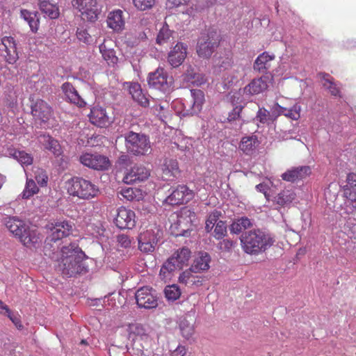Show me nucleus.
Segmentation results:
<instances>
[{
	"mask_svg": "<svg viewBox=\"0 0 356 356\" xmlns=\"http://www.w3.org/2000/svg\"><path fill=\"white\" fill-rule=\"evenodd\" d=\"M59 269L66 277H73L81 273L83 269L82 261L84 252L75 244L63 247Z\"/></svg>",
	"mask_w": 356,
	"mask_h": 356,
	"instance_id": "1",
	"label": "nucleus"
},
{
	"mask_svg": "<svg viewBox=\"0 0 356 356\" xmlns=\"http://www.w3.org/2000/svg\"><path fill=\"white\" fill-rule=\"evenodd\" d=\"M241 243L245 253L257 255L269 248L274 241L269 234L257 229L244 232L241 236Z\"/></svg>",
	"mask_w": 356,
	"mask_h": 356,
	"instance_id": "2",
	"label": "nucleus"
},
{
	"mask_svg": "<svg viewBox=\"0 0 356 356\" xmlns=\"http://www.w3.org/2000/svg\"><path fill=\"white\" fill-rule=\"evenodd\" d=\"M67 192L80 200H90L98 196L99 188L88 179L74 177L67 182Z\"/></svg>",
	"mask_w": 356,
	"mask_h": 356,
	"instance_id": "3",
	"label": "nucleus"
},
{
	"mask_svg": "<svg viewBox=\"0 0 356 356\" xmlns=\"http://www.w3.org/2000/svg\"><path fill=\"white\" fill-rule=\"evenodd\" d=\"M6 227L26 246L38 243L39 239L36 230L31 229L23 220L10 217L6 222Z\"/></svg>",
	"mask_w": 356,
	"mask_h": 356,
	"instance_id": "4",
	"label": "nucleus"
},
{
	"mask_svg": "<svg viewBox=\"0 0 356 356\" xmlns=\"http://www.w3.org/2000/svg\"><path fill=\"white\" fill-rule=\"evenodd\" d=\"M131 331L135 334L131 348L132 355L154 356L152 349L154 341L152 337L146 333L143 325H136L132 327Z\"/></svg>",
	"mask_w": 356,
	"mask_h": 356,
	"instance_id": "5",
	"label": "nucleus"
},
{
	"mask_svg": "<svg viewBox=\"0 0 356 356\" xmlns=\"http://www.w3.org/2000/svg\"><path fill=\"white\" fill-rule=\"evenodd\" d=\"M191 257V252L188 248L178 249L161 268L159 275L163 280H170L172 273L187 266Z\"/></svg>",
	"mask_w": 356,
	"mask_h": 356,
	"instance_id": "6",
	"label": "nucleus"
},
{
	"mask_svg": "<svg viewBox=\"0 0 356 356\" xmlns=\"http://www.w3.org/2000/svg\"><path fill=\"white\" fill-rule=\"evenodd\" d=\"M125 145L131 154L146 155L151 152V143L149 138L143 134L129 131L125 136Z\"/></svg>",
	"mask_w": 356,
	"mask_h": 356,
	"instance_id": "7",
	"label": "nucleus"
},
{
	"mask_svg": "<svg viewBox=\"0 0 356 356\" xmlns=\"http://www.w3.org/2000/svg\"><path fill=\"white\" fill-rule=\"evenodd\" d=\"M31 113L36 122L40 124H45L53 117L54 111L52 107L44 100L30 95Z\"/></svg>",
	"mask_w": 356,
	"mask_h": 356,
	"instance_id": "8",
	"label": "nucleus"
},
{
	"mask_svg": "<svg viewBox=\"0 0 356 356\" xmlns=\"http://www.w3.org/2000/svg\"><path fill=\"white\" fill-rule=\"evenodd\" d=\"M219 43L220 35L216 31H211L207 33H202L197 46L198 56L203 58H209Z\"/></svg>",
	"mask_w": 356,
	"mask_h": 356,
	"instance_id": "9",
	"label": "nucleus"
},
{
	"mask_svg": "<svg viewBox=\"0 0 356 356\" xmlns=\"http://www.w3.org/2000/svg\"><path fill=\"white\" fill-rule=\"evenodd\" d=\"M72 3L81 13L82 18L88 22H96L102 13V6L97 0H72Z\"/></svg>",
	"mask_w": 356,
	"mask_h": 356,
	"instance_id": "10",
	"label": "nucleus"
},
{
	"mask_svg": "<svg viewBox=\"0 0 356 356\" xmlns=\"http://www.w3.org/2000/svg\"><path fill=\"white\" fill-rule=\"evenodd\" d=\"M147 83L149 87L165 92L170 90L172 79L163 68L159 67L154 72L149 73Z\"/></svg>",
	"mask_w": 356,
	"mask_h": 356,
	"instance_id": "11",
	"label": "nucleus"
},
{
	"mask_svg": "<svg viewBox=\"0 0 356 356\" xmlns=\"http://www.w3.org/2000/svg\"><path fill=\"white\" fill-rule=\"evenodd\" d=\"M79 161L84 166L95 170H106L111 166L108 158L98 153H83L79 156Z\"/></svg>",
	"mask_w": 356,
	"mask_h": 356,
	"instance_id": "12",
	"label": "nucleus"
},
{
	"mask_svg": "<svg viewBox=\"0 0 356 356\" xmlns=\"http://www.w3.org/2000/svg\"><path fill=\"white\" fill-rule=\"evenodd\" d=\"M160 236L161 231L159 229H149L141 232L138 238V249L144 253L153 252Z\"/></svg>",
	"mask_w": 356,
	"mask_h": 356,
	"instance_id": "13",
	"label": "nucleus"
},
{
	"mask_svg": "<svg viewBox=\"0 0 356 356\" xmlns=\"http://www.w3.org/2000/svg\"><path fill=\"white\" fill-rule=\"evenodd\" d=\"M138 306L147 309L156 308L158 305V299L152 288L148 286L141 287L135 293Z\"/></svg>",
	"mask_w": 356,
	"mask_h": 356,
	"instance_id": "14",
	"label": "nucleus"
},
{
	"mask_svg": "<svg viewBox=\"0 0 356 356\" xmlns=\"http://www.w3.org/2000/svg\"><path fill=\"white\" fill-rule=\"evenodd\" d=\"M194 197L193 191L186 185H179L165 198V203L169 205H180L189 202Z\"/></svg>",
	"mask_w": 356,
	"mask_h": 356,
	"instance_id": "15",
	"label": "nucleus"
},
{
	"mask_svg": "<svg viewBox=\"0 0 356 356\" xmlns=\"http://www.w3.org/2000/svg\"><path fill=\"white\" fill-rule=\"evenodd\" d=\"M136 222V216L133 210L124 207H120L117 209L114 223L118 228L130 229L135 227Z\"/></svg>",
	"mask_w": 356,
	"mask_h": 356,
	"instance_id": "16",
	"label": "nucleus"
},
{
	"mask_svg": "<svg viewBox=\"0 0 356 356\" xmlns=\"http://www.w3.org/2000/svg\"><path fill=\"white\" fill-rule=\"evenodd\" d=\"M191 99L183 104V115H193L198 113L204 102V94L201 90H191Z\"/></svg>",
	"mask_w": 356,
	"mask_h": 356,
	"instance_id": "17",
	"label": "nucleus"
},
{
	"mask_svg": "<svg viewBox=\"0 0 356 356\" xmlns=\"http://www.w3.org/2000/svg\"><path fill=\"white\" fill-rule=\"evenodd\" d=\"M73 223L67 221H57L54 223L51 222L47 225V227L51 231V241H57L63 238H65L72 234Z\"/></svg>",
	"mask_w": 356,
	"mask_h": 356,
	"instance_id": "18",
	"label": "nucleus"
},
{
	"mask_svg": "<svg viewBox=\"0 0 356 356\" xmlns=\"http://www.w3.org/2000/svg\"><path fill=\"white\" fill-rule=\"evenodd\" d=\"M0 50L8 63L13 64L18 59L17 44L13 37L5 36L1 39Z\"/></svg>",
	"mask_w": 356,
	"mask_h": 356,
	"instance_id": "19",
	"label": "nucleus"
},
{
	"mask_svg": "<svg viewBox=\"0 0 356 356\" xmlns=\"http://www.w3.org/2000/svg\"><path fill=\"white\" fill-rule=\"evenodd\" d=\"M149 170L145 166L142 165H135L124 177L123 181L126 184H131L136 181L145 180L149 177Z\"/></svg>",
	"mask_w": 356,
	"mask_h": 356,
	"instance_id": "20",
	"label": "nucleus"
},
{
	"mask_svg": "<svg viewBox=\"0 0 356 356\" xmlns=\"http://www.w3.org/2000/svg\"><path fill=\"white\" fill-rule=\"evenodd\" d=\"M161 169L162 179L165 181H174L180 175L178 162L174 159H165Z\"/></svg>",
	"mask_w": 356,
	"mask_h": 356,
	"instance_id": "21",
	"label": "nucleus"
},
{
	"mask_svg": "<svg viewBox=\"0 0 356 356\" xmlns=\"http://www.w3.org/2000/svg\"><path fill=\"white\" fill-rule=\"evenodd\" d=\"M311 174V168L309 166L293 167L284 172L281 177L284 181L295 182L305 179Z\"/></svg>",
	"mask_w": 356,
	"mask_h": 356,
	"instance_id": "22",
	"label": "nucleus"
},
{
	"mask_svg": "<svg viewBox=\"0 0 356 356\" xmlns=\"http://www.w3.org/2000/svg\"><path fill=\"white\" fill-rule=\"evenodd\" d=\"M89 118L93 124L100 127H106L111 122L106 109L99 106H95L91 108Z\"/></svg>",
	"mask_w": 356,
	"mask_h": 356,
	"instance_id": "23",
	"label": "nucleus"
},
{
	"mask_svg": "<svg viewBox=\"0 0 356 356\" xmlns=\"http://www.w3.org/2000/svg\"><path fill=\"white\" fill-rule=\"evenodd\" d=\"M107 26L115 32H121L125 26L124 13L120 9L110 12L106 19Z\"/></svg>",
	"mask_w": 356,
	"mask_h": 356,
	"instance_id": "24",
	"label": "nucleus"
},
{
	"mask_svg": "<svg viewBox=\"0 0 356 356\" xmlns=\"http://www.w3.org/2000/svg\"><path fill=\"white\" fill-rule=\"evenodd\" d=\"M269 81L268 76L254 79L244 88V93L250 95L261 93L267 90Z\"/></svg>",
	"mask_w": 356,
	"mask_h": 356,
	"instance_id": "25",
	"label": "nucleus"
},
{
	"mask_svg": "<svg viewBox=\"0 0 356 356\" xmlns=\"http://www.w3.org/2000/svg\"><path fill=\"white\" fill-rule=\"evenodd\" d=\"M186 46L177 43L168 54V62L173 67H179L186 56Z\"/></svg>",
	"mask_w": 356,
	"mask_h": 356,
	"instance_id": "26",
	"label": "nucleus"
},
{
	"mask_svg": "<svg viewBox=\"0 0 356 356\" xmlns=\"http://www.w3.org/2000/svg\"><path fill=\"white\" fill-rule=\"evenodd\" d=\"M38 141L45 149L49 150L56 156L62 154L63 151L59 142L51 136L42 134L38 137Z\"/></svg>",
	"mask_w": 356,
	"mask_h": 356,
	"instance_id": "27",
	"label": "nucleus"
},
{
	"mask_svg": "<svg viewBox=\"0 0 356 356\" xmlns=\"http://www.w3.org/2000/svg\"><path fill=\"white\" fill-rule=\"evenodd\" d=\"M204 279L202 276L196 275L194 270H191L189 268L182 272L179 277V282L187 286H200L203 284Z\"/></svg>",
	"mask_w": 356,
	"mask_h": 356,
	"instance_id": "28",
	"label": "nucleus"
},
{
	"mask_svg": "<svg viewBox=\"0 0 356 356\" xmlns=\"http://www.w3.org/2000/svg\"><path fill=\"white\" fill-rule=\"evenodd\" d=\"M61 88L65 96L71 103L79 107H83L86 104L72 83L65 82L62 85Z\"/></svg>",
	"mask_w": 356,
	"mask_h": 356,
	"instance_id": "29",
	"label": "nucleus"
},
{
	"mask_svg": "<svg viewBox=\"0 0 356 356\" xmlns=\"http://www.w3.org/2000/svg\"><path fill=\"white\" fill-rule=\"evenodd\" d=\"M346 181L347 185L344 189L346 197L351 202L352 206L356 208V174L349 173Z\"/></svg>",
	"mask_w": 356,
	"mask_h": 356,
	"instance_id": "30",
	"label": "nucleus"
},
{
	"mask_svg": "<svg viewBox=\"0 0 356 356\" xmlns=\"http://www.w3.org/2000/svg\"><path fill=\"white\" fill-rule=\"evenodd\" d=\"M210 261L211 257L209 254L206 252H201L199 256L193 260L190 268L191 270H194L195 273L206 271L210 267Z\"/></svg>",
	"mask_w": 356,
	"mask_h": 356,
	"instance_id": "31",
	"label": "nucleus"
},
{
	"mask_svg": "<svg viewBox=\"0 0 356 356\" xmlns=\"http://www.w3.org/2000/svg\"><path fill=\"white\" fill-rule=\"evenodd\" d=\"M129 94L133 99L143 107L149 105V99L143 94L141 86L138 83H131L129 87Z\"/></svg>",
	"mask_w": 356,
	"mask_h": 356,
	"instance_id": "32",
	"label": "nucleus"
},
{
	"mask_svg": "<svg viewBox=\"0 0 356 356\" xmlns=\"http://www.w3.org/2000/svg\"><path fill=\"white\" fill-rule=\"evenodd\" d=\"M7 153L10 157L16 159L22 165H30L33 163V158L31 154L24 150H19L13 146H10L7 149Z\"/></svg>",
	"mask_w": 356,
	"mask_h": 356,
	"instance_id": "33",
	"label": "nucleus"
},
{
	"mask_svg": "<svg viewBox=\"0 0 356 356\" xmlns=\"http://www.w3.org/2000/svg\"><path fill=\"white\" fill-rule=\"evenodd\" d=\"M99 48L104 60L106 61L108 65L114 67L118 62V58L115 55V50L108 47L106 40L99 45Z\"/></svg>",
	"mask_w": 356,
	"mask_h": 356,
	"instance_id": "34",
	"label": "nucleus"
},
{
	"mask_svg": "<svg viewBox=\"0 0 356 356\" xmlns=\"http://www.w3.org/2000/svg\"><path fill=\"white\" fill-rule=\"evenodd\" d=\"M274 59V55H270L268 52H264L255 60L254 69L259 72L266 70L270 67V62Z\"/></svg>",
	"mask_w": 356,
	"mask_h": 356,
	"instance_id": "35",
	"label": "nucleus"
},
{
	"mask_svg": "<svg viewBox=\"0 0 356 356\" xmlns=\"http://www.w3.org/2000/svg\"><path fill=\"white\" fill-rule=\"evenodd\" d=\"M253 226L252 220L246 216L236 219L230 225V232L234 234H240L243 230L250 228Z\"/></svg>",
	"mask_w": 356,
	"mask_h": 356,
	"instance_id": "36",
	"label": "nucleus"
},
{
	"mask_svg": "<svg viewBox=\"0 0 356 356\" xmlns=\"http://www.w3.org/2000/svg\"><path fill=\"white\" fill-rule=\"evenodd\" d=\"M319 76L322 81H323V86L327 89L332 96L340 97V89L334 81V79L330 74L325 73H321Z\"/></svg>",
	"mask_w": 356,
	"mask_h": 356,
	"instance_id": "37",
	"label": "nucleus"
},
{
	"mask_svg": "<svg viewBox=\"0 0 356 356\" xmlns=\"http://www.w3.org/2000/svg\"><path fill=\"white\" fill-rule=\"evenodd\" d=\"M257 137L254 135L245 136L241 139L239 145V149L245 154H251L258 145Z\"/></svg>",
	"mask_w": 356,
	"mask_h": 356,
	"instance_id": "38",
	"label": "nucleus"
},
{
	"mask_svg": "<svg viewBox=\"0 0 356 356\" xmlns=\"http://www.w3.org/2000/svg\"><path fill=\"white\" fill-rule=\"evenodd\" d=\"M296 197V195L293 191L283 190L274 197L273 202L280 207H284L291 204Z\"/></svg>",
	"mask_w": 356,
	"mask_h": 356,
	"instance_id": "39",
	"label": "nucleus"
},
{
	"mask_svg": "<svg viewBox=\"0 0 356 356\" xmlns=\"http://www.w3.org/2000/svg\"><path fill=\"white\" fill-rule=\"evenodd\" d=\"M20 17L29 24L31 30L33 33L38 31L40 22L35 13L30 12L25 9L21 10Z\"/></svg>",
	"mask_w": 356,
	"mask_h": 356,
	"instance_id": "40",
	"label": "nucleus"
},
{
	"mask_svg": "<svg viewBox=\"0 0 356 356\" xmlns=\"http://www.w3.org/2000/svg\"><path fill=\"white\" fill-rule=\"evenodd\" d=\"M39 6L41 11L47 15L51 19H56L59 16V10L57 6L49 0H39Z\"/></svg>",
	"mask_w": 356,
	"mask_h": 356,
	"instance_id": "41",
	"label": "nucleus"
},
{
	"mask_svg": "<svg viewBox=\"0 0 356 356\" xmlns=\"http://www.w3.org/2000/svg\"><path fill=\"white\" fill-rule=\"evenodd\" d=\"M184 80L193 86H200L207 82V78L203 74L196 73L193 69L187 70L184 76Z\"/></svg>",
	"mask_w": 356,
	"mask_h": 356,
	"instance_id": "42",
	"label": "nucleus"
},
{
	"mask_svg": "<svg viewBox=\"0 0 356 356\" xmlns=\"http://www.w3.org/2000/svg\"><path fill=\"white\" fill-rule=\"evenodd\" d=\"M278 111L280 114L286 116L293 120H298L300 118L301 106L295 104L291 108H288L281 106H278Z\"/></svg>",
	"mask_w": 356,
	"mask_h": 356,
	"instance_id": "43",
	"label": "nucleus"
},
{
	"mask_svg": "<svg viewBox=\"0 0 356 356\" xmlns=\"http://www.w3.org/2000/svg\"><path fill=\"white\" fill-rule=\"evenodd\" d=\"M39 188L33 179H26L25 188L22 193L23 199H29L31 197L38 193Z\"/></svg>",
	"mask_w": 356,
	"mask_h": 356,
	"instance_id": "44",
	"label": "nucleus"
},
{
	"mask_svg": "<svg viewBox=\"0 0 356 356\" xmlns=\"http://www.w3.org/2000/svg\"><path fill=\"white\" fill-rule=\"evenodd\" d=\"M172 31L170 30L168 25L165 23L161 28L156 38V43L164 44L170 42Z\"/></svg>",
	"mask_w": 356,
	"mask_h": 356,
	"instance_id": "45",
	"label": "nucleus"
},
{
	"mask_svg": "<svg viewBox=\"0 0 356 356\" xmlns=\"http://www.w3.org/2000/svg\"><path fill=\"white\" fill-rule=\"evenodd\" d=\"M179 329L181 335L186 339L191 338L195 332L193 325L185 318L180 321Z\"/></svg>",
	"mask_w": 356,
	"mask_h": 356,
	"instance_id": "46",
	"label": "nucleus"
},
{
	"mask_svg": "<svg viewBox=\"0 0 356 356\" xmlns=\"http://www.w3.org/2000/svg\"><path fill=\"white\" fill-rule=\"evenodd\" d=\"M165 296L168 300L175 301L179 298L181 291L175 284L167 286L164 290Z\"/></svg>",
	"mask_w": 356,
	"mask_h": 356,
	"instance_id": "47",
	"label": "nucleus"
},
{
	"mask_svg": "<svg viewBox=\"0 0 356 356\" xmlns=\"http://www.w3.org/2000/svg\"><path fill=\"white\" fill-rule=\"evenodd\" d=\"M34 178L37 181L38 184L41 186H46L48 181V176L46 172L40 168H35L33 169Z\"/></svg>",
	"mask_w": 356,
	"mask_h": 356,
	"instance_id": "48",
	"label": "nucleus"
},
{
	"mask_svg": "<svg viewBox=\"0 0 356 356\" xmlns=\"http://www.w3.org/2000/svg\"><path fill=\"white\" fill-rule=\"evenodd\" d=\"M220 216V212L218 211H214L208 216L205 225V229L207 232H210L216 226Z\"/></svg>",
	"mask_w": 356,
	"mask_h": 356,
	"instance_id": "49",
	"label": "nucleus"
},
{
	"mask_svg": "<svg viewBox=\"0 0 356 356\" xmlns=\"http://www.w3.org/2000/svg\"><path fill=\"white\" fill-rule=\"evenodd\" d=\"M76 37L79 41L86 44H90L92 41V36L89 34L88 30L83 27L77 29Z\"/></svg>",
	"mask_w": 356,
	"mask_h": 356,
	"instance_id": "50",
	"label": "nucleus"
},
{
	"mask_svg": "<svg viewBox=\"0 0 356 356\" xmlns=\"http://www.w3.org/2000/svg\"><path fill=\"white\" fill-rule=\"evenodd\" d=\"M227 234V227L225 222L219 220L214 228V237L217 239L223 238Z\"/></svg>",
	"mask_w": 356,
	"mask_h": 356,
	"instance_id": "51",
	"label": "nucleus"
},
{
	"mask_svg": "<svg viewBox=\"0 0 356 356\" xmlns=\"http://www.w3.org/2000/svg\"><path fill=\"white\" fill-rule=\"evenodd\" d=\"M134 6L140 10L150 9L155 3V0H133Z\"/></svg>",
	"mask_w": 356,
	"mask_h": 356,
	"instance_id": "52",
	"label": "nucleus"
},
{
	"mask_svg": "<svg viewBox=\"0 0 356 356\" xmlns=\"http://www.w3.org/2000/svg\"><path fill=\"white\" fill-rule=\"evenodd\" d=\"M117 243L118 247L127 249L131 247V239L129 236L122 234L117 236Z\"/></svg>",
	"mask_w": 356,
	"mask_h": 356,
	"instance_id": "53",
	"label": "nucleus"
},
{
	"mask_svg": "<svg viewBox=\"0 0 356 356\" xmlns=\"http://www.w3.org/2000/svg\"><path fill=\"white\" fill-rule=\"evenodd\" d=\"M257 119L263 124L268 123L270 120V113L264 108H259L257 113Z\"/></svg>",
	"mask_w": 356,
	"mask_h": 356,
	"instance_id": "54",
	"label": "nucleus"
},
{
	"mask_svg": "<svg viewBox=\"0 0 356 356\" xmlns=\"http://www.w3.org/2000/svg\"><path fill=\"white\" fill-rule=\"evenodd\" d=\"M5 315H6L10 318V320L14 323L18 330H22L23 328V325L21 322L20 316L19 315L13 314L10 309H9L8 312H6Z\"/></svg>",
	"mask_w": 356,
	"mask_h": 356,
	"instance_id": "55",
	"label": "nucleus"
},
{
	"mask_svg": "<svg viewBox=\"0 0 356 356\" xmlns=\"http://www.w3.org/2000/svg\"><path fill=\"white\" fill-rule=\"evenodd\" d=\"M234 246V242L229 239H224L218 243V248L224 252H229Z\"/></svg>",
	"mask_w": 356,
	"mask_h": 356,
	"instance_id": "56",
	"label": "nucleus"
},
{
	"mask_svg": "<svg viewBox=\"0 0 356 356\" xmlns=\"http://www.w3.org/2000/svg\"><path fill=\"white\" fill-rule=\"evenodd\" d=\"M120 193L124 198L130 201L136 197V192L132 188H124L121 191Z\"/></svg>",
	"mask_w": 356,
	"mask_h": 356,
	"instance_id": "57",
	"label": "nucleus"
},
{
	"mask_svg": "<svg viewBox=\"0 0 356 356\" xmlns=\"http://www.w3.org/2000/svg\"><path fill=\"white\" fill-rule=\"evenodd\" d=\"M256 189L264 193L266 199L269 201L270 200V195L267 193L268 190V186L266 184H264V183H261V184H259L256 186Z\"/></svg>",
	"mask_w": 356,
	"mask_h": 356,
	"instance_id": "58",
	"label": "nucleus"
},
{
	"mask_svg": "<svg viewBox=\"0 0 356 356\" xmlns=\"http://www.w3.org/2000/svg\"><path fill=\"white\" fill-rule=\"evenodd\" d=\"M241 110V107L236 106L235 108H234L232 111L229 114L227 120L229 121H233L239 118Z\"/></svg>",
	"mask_w": 356,
	"mask_h": 356,
	"instance_id": "59",
	"label": "nucleus"
},
{
	"mask_svg": "<svg viewBox=\"0 0 356 356\" xmlns=\"http://www.w3.org/2000/svg\"><path fill=\"white\" fill-rule=\"evenodd\" d=\"M188 1L189 0H167V6L169 8H173L186 4Z\"/></svg>",
	"mask_w": 356,
	"mask_h": 356,
	"instance_id": "60",
	"label": "nucleus"
},
{
	"mask_svg": "<svg viewBox=\"0 0 356 356\" xmlns=\"http://www.w3.org/2000/svg\"><path fill=\"white\" fill-rule=\"evenodd\" d=\"M181 220H178L177 223H175L173 225L171 226V229L173 232L175 236H185L186 233L187 232V230L184 229H181L180 230H178L177 232L175 231V229L178 228V226L180 225Z\"/></svg>",
	"mask_w": 356,
	"mask_h": 356,
	"instance_id": "61",
	"label": "nucleus"
},
{
	"mask_svg": "<svg viewBox=\"0 0 356 356\" xmlns=\"http://www.w3.org/2000/svg\"><path fill=\"white\" fill-rule=\"evenodd\" d=\"M186 353V348L184 346H178L171 353V356H184Z\"/></svg>",
	"mask_w": 356,
	"mask_h": 356,
	"instance_id": "62",
	"label": "nucleus"
},
{
	"mask_svg": "<svg viewBox=\"0 0 356 356\" xmlns=\"http://www.w3.org/2000/svg\"><path fill=\"white\" fill-rule=\"evenodd\" d=\"M9 309L8 307L0 300V313L5 314L6 312H8Z\"/></svg>",
	"mask_w": 356,
	"mask_h": 356,
	"instance_id": "63",
	"label": "nucleus"
},
{
	"mask_svg": "<svg viewBox=\"0 0 356 356\" xmlns=\"http://www.w3.org/2000/svg\"><path fill=\"white\" fill-rule=\"evenodd\" d=\"M5 177L0 174V188L2 187L3 183L5 182Z\"/></svg>",
	"mask_w": 356,
	"mask_h": 356,
	"instance_id": "64",
	"label": "nucleus"
}]
</instances>
